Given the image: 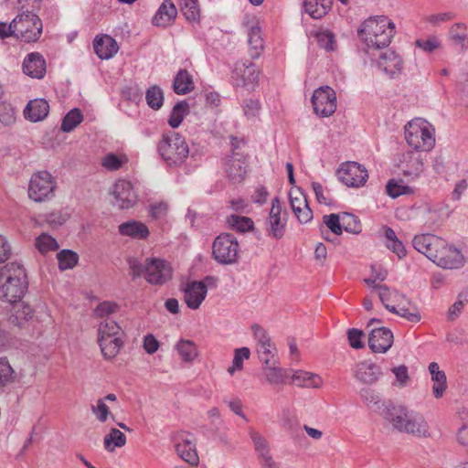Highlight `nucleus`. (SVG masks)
Instances as JSON below:
<instances>
[{"label":"nucleus","mask_w":468,"mask_h":468,"mask_svg":"<svg viewBox=\"0 0 468 468\" xmlns=\"http://www.w3.org/2000/svg\"><path fill=\"white\" fill-rule=\"evenodd\" d=\"M395 34V25L385 16H371L357 28V37L367 51L387 48Z\"/></svg>","instance_id":"obj_1"},{"label":"nucleus","mask_w":468,"mask_h":468,"mask_svg":"<svg viewBox=\"0 0 468 468\" xmlns=\"http://www.w3.org/2000/svg\"><path fill=\"white\" fill-rule=\"evenodd\" d=\"M382 415L394 430L421 438L429 436V426L420 414L409 412L403 406L388 403L385 406Z\"/></svg>","instance_id":"obj_2"},{"label":"nucleus","mask_w":468,"mask_h":468,"mask_svg":"<svg viewBox=\"0 0 468 468\" xmlns=\"http://www.w3.org/2000/svg\"><path fill=\"white\" fill-rule=\"evenodd\" d=\"M28 288L25 269L11 262L0 269V300L14 303L22 299Z\"/></svg>","instance_id":"obj_3"},{"label":"nucleus","mask_w":468,"mask_h":468,"mask_svg":"<svg viewBox=\"0 0 468 468\" xmlns=\"http://www.w3.org/2000/svg\"><path fill=\"white\" fill-rule=\"evenodd\" d=\"M157 152L168 165L178 166L188 157L189 147L181 134L168 132L162 134L157 144Z\"/></svg>","instance_id":"obj_4"},{"label":"nucleus","mask_w":468,"mask_h":468,"mask_svg":"<svg viewBox=\"0 0 468 468\" xmlns=\"http://www.w3.org/2000/svg\"><path fill=\"white\" fill-rule=\"evenodd\" d=\"M431 125L420 119L411 121L405 126V139L416 151H430L435 144Z\"/></svg>","instance_id":"obj_5"},{"label":"nucleus","mask_w":468,"mask_h":468,"mask_svg":"<svg viewBox=\"0 0 468 468\" xmlns=\"http://www.w3.org/2000/svg\"><path fill=\"white\" fill-rule=\"evenodd\" d=\"M14 34L24 42L37 41L42 33V21L35 14L29 11L18 14L11 22Z\"/></svg>","instance_id":"obj_6"},{"label":"nucleus","mask_w":468,"mask_h":468,"mask_svg":"<svg viewBox=\"0 0 468 468\" xmlns=\"http://www.w3.org/2000/svg\"><path fill=\"white\" fill-rule=\"evenodd\" d=\"M243 139L231 137L232 154L229 156L225 162V172L227 176L233 183L241 182L247 174V159L241 145H244Z\"/></svg>","instance_id":"obj_7"},{"label":"nucleus","mask_w":468,"mask_h":468,"mask_svg":"<svg viewBox=\"0 0 468 468\" xmlns=\"http://www.w3.org/2000/svg\"><path fill=\"white\" fill-rule=\"evenodd\" d=\"M239 246L237 239L229 233L218 236L212 245V255L220 264L236 263L239 258Z\"/></svg>","instance_id":"obj_8"},{"label":"nucleus","mask_w":468,"mask_h":468,"mask_svg":"<svg viewBox=\"0 0 468 468\" xmlns=\"http://www.w3.org/2000/svg\"><path fill=\"white\" fill-rule=\"evenodd\" d=\"M56 181L47 171H41L31 176L28 197L36 202H44L54 196Z\"/></svg>","instance_id":"obj_9"},{"label":"nucleus","mask_w":468,"mask_h":468,"mask_svg":"<svg viewBox=\"0 0 468 468\" xmlns=\"http://www.w3.org/2000/svg\"><path fill=\"white\" fill-rule=\"evenodd\" d=\"M315 114L321 117L331 116L336 110V95L329 86L316 89L312 97Z\"/></svg>","instance_id":"obj_10"},{"label":"nucleus","mask_w":468,"mask_h":468,"mask_svg":"<svg viewBox=\"0 0 468 468\" xmlns=\"http://www.w3.org/2000/svg\"><path fill=\"white\" fill-rule=\"evenodd\" d=\"M282 210L279 197H274L271 201V208L265 225L268 236L276 239H281L284 236L287 224V212L284 211L283 216H282Z\"/></svg>","instance_id":"obj_11"},{"label":"nucleus","mask_w":468,"mask_h":468,"mask_svg":"<svg viewBox=\"0 0 468 468\" xmlns=\"http://www.w3.org/2000/svg\"><path fill=\"white\" fill-rule=\"evenodd\" d=\"M172 278V268L164 260L147 258L145 260V280L154 285H163Z\"/></svg>","instance_id":"obj_12"},{"label":"nucleus","mask_w":468,"mask_h":468,"mask_svg":"<svg viewBox=\"0 0 468 468\" xmlns=\"http://www.w3.org/2000/svg\"><path fill=\"white\" fill-rule=\"evenodd\" d=\"M337 174L341 182L350 187L362 186L368 178L367 169L356 162L342 164Z\"/></svg>","instance_id":"obj_13"},{"label":"nucleus","mask_w":468,"mask_h":468,"mask_svg":"<svg viewBox=\"0 0 468 468\" xmlns=\"http://www.w3.org/2000/svg\"><path fill=\"white\" fill-rule=\"evenodd\" d=\"M174 441L177 454L187 463L197 465L198 455L193 435L180 431L174 437Z\"/></svg>","instance_id":"obj_14"},{"label":"nucleus","mask_w":468,"mask_h":468,"mask_svg":"<svg viewBox=\"0 0 468 468\" xmlns=\"http://www.w3.org/2000/svg\"><path fill=\"white\" fill-rule=\"evenodd\" d=\"M433 262L443 269H459L464 264V257L459 250L449 246L443 239V246L439 249Z\"/></svg>","instance_id":"obj_15"},{"label":"nucleus","mask_w":468,"mask_h":468,"mask_svg":"<svg viewBox=\"0 0 468 468\" xmlns=\"http://www.w3.org/2000/svg\"><path fill=\"white\" fill-rule=\"evenodd\" d=\"M412 245L417 251L433 261L439 249L443 246V239L433 234H420L413 238Z\"/></svg>","instance_id":"obj_16"},{"label":"nucleus","mask_w":468,"mask_h":468,"mask_svg":"<svg viewBox=\"0 0 468 468\" xmlns=\"http://www.w3.org/2000/svg\"><path fill=\"white\" fill-rule=\"evenodd\" d=\"M13 307L8 317V323L18 329H25L29 326L34 318L33 308L21 300L12 303Z\"/></svg>","instance_id":"obj_17"},{"label":"nucleus","mask_w":468,"mask_h":468,"mask_svg":"<svg viewBox=\"0 0 468 468\" xmlns=\"http://www.w3.org/2000/svg\"><path fill=\"white\" fill-rule=\"evenodd\" d=\"M393 338V334L388 328H374L368 336V346L374 353H386L391 347Z\"/></svg>","instance_id":"obj_18"},{"label":"nucleus","mask_w":468,"mask_h":468,"mask_svg":"<svg viewBox=\"0 0 468 468\" xmlns=\"http://www.w3.org/2000/svg\"><path fill=\"white\" fill-rule=\"evenodd\" d=\"M112 195L115 198L114 204L121 209L129 208L136 202V195L132 184L126 180H118L114 184Z\"/></svg>","instance_id":"obj_19"},{"label":"nucleus","mask_w":468,"mask_h":468,"mask_svg":"<svg viewBox=\"0 0 468 468\" xmlns=\"http://www.w3.org/2000/svg\"><path fill=\"white\" fill-rule=\"evenodd\" d=\"M377 65L392 79L399 77L403 69L401 58L393 50L381 53L377 59Z\"/></svg>","instance_id":"obj_20"},{"label":"nucleus","mask_w":468,"mask_h":468,"mask_svg":"<svg viewBox=\"0 0 468 468\" xmlns=\"http://www.w3.org/2000/svg\"><path fill=\"white\" fill-rule=\"evenodd\" d=\"M382 371L379 366L375 363H369L367 361L359 362L354 368V377L356 379L366 385H373L376 383Z\"/></svg>","instance_id":"obj_21"},{"label":"nucleus","mask_w":468,"mask_h":468,"mask_svg":"<svg viewBox=\"0 0 468 468\" xmlns=\"http://www.w3.org/2000/svg\"><path fill=\"white\" fill-rule=\"evenodd\" d=\"M183 292L186 304L192 310L198 309L207 296L205 287L197 281L188 282Z\"/></svg>","instance_id":"obj_22"},{"label":"nucleus","mask_w":468,"mask_h":468,"mask_svg":"<svg viewBox=\"0 0 468 468\" xmlns=\"http://www.w3.org/2000/svg\"><path fill=\"white\" fill-rule=\"evenodd\" d=\"M23 72L31 78L42 79L46 73V60L38 52H32L23 61Z\"/></svg>","instance_id":"obj_23"},{"label":"nucleus","mask_w":468,"mask_h":468,"mask_svg":"<svg viewBox=\"0 0 468 468\" xmlns=\"http://www.w3.org/2000/svg\"><path fill=\"white\" fill-rule=\"evenodd\" d=\"M93 48L101 59H109L118 51V45L109 35L97 36L93 40Z\"/></svg>","instance_id":"obj_24"},{"label":"nucleus","mask_w":468,"mask_h":468,"mask_svg":"<svg viewBox=\"0 0 468 468\" xmlns=\"http://www.w3.org/2000/svg\"><path fill=\"white\" fill-rule=\"evenodd\" d=\"M235 74L233 78L236 84L243 87L253 86L259 80V70L256 69L255 64L250 62L248 65H236Z\"/></svg>","instance_id":"obj_25"},{"label":"nucleus","mask_w":468,"mask_h":468,"mask_svg":"<svg viewBox=\"0 0 468 468\" xmlns=\"http://www.w3.org/2000/svg\"><path fill=\"white\" fill-rule=\"evenodd\" d=\"M49 112L48 102L45 99H35L28 101L24 109L27 120L37 122L44 120Z\"/></svg>","instance_id":"obj_26"},{"label":"nucleus","mask_w":468,"mask_h":468,"mask_svg":"<svg viewBox=\"0 0 468 468\" xmlns=\"http://www.w3.org/2000/svg\"><path fill=\"white\" fill-rule=\"evenodd\" d=\"M249 53L251 58H258L264 49L261 27L259 24L252 25L248 31Z\"/></svg>","instance_id":"obj_27"},{"label":"nucleus","mask_w":468,"mask_h":468,"mask_svg":"<svg viewBox=\"0 0 468 468\" xmlns=\"http://www.w3.org/2000/svg\"><path fill=\"white\" fill-rule=\"evenodd\" d=\"M290 377L292 382L301 388H318L323 383L319 375L303 370L293 371Z\"/></svg>","instance_id":"obj_28"},{"label":"nucleus","mask_w":468,"mask_h":468,"mask_svg":"<svg viewBox=\"0 0 468 468\" xmlns=\"http://www.w3.org/2000/svg\"><path fill=\"white\" fill-rule=\"evenodd\" d=\"M119 232L122 236L138 239H146L149 235L146 225L137 220H130L121 224L119 226Z\"/></svg>","instance_id":"obj_29"},{"label":"nucleus","mask_w":468,"mask_h":468,"mask_svg":"<svg viewBox=\"0 0 468 468\" xmlns=\"http://www.w3.org/2000/svg\"><path fill=\"white\" fill-rule=\"evenodd\" d=\"M176 16V8L170 1H165L153 17V24L157 27H165Z\"/></svg>","instance_id":"obj_30"},{"label":"nucleus","mask_w":468,"mask_h":468,"mask_svg":"<svg viewBox=\"0 0 468 468\" xmlns=\"http://www.w3.org/2000/svg\"><path fill=\"white\" fill-rule=\"evenodd\" d=\"M195 89V83L192 75L185 69H180L173 82V90L178 95H185Z\"/></svg>","instance_id":"obj_31"},{"label":"nucleus","mask_w":468,"mask_h":468,"mask_svg":"<svg viewBox=\"0 0 468 468\" xmlns=\"http://www.w3.org/2000/svg\"><path fill=\"white\" fill-rule=\"evenodd\" d=\"M429 371L431 375V379L434 382L432 387V393L435 398L440 399L447 388L446 375L443 371L440 370L439 365L436 362H431L429 365Z\"/></svg>","instance_id":"obj_32"},{"label":"nucleus","mask_w":468,"mask_h":468,"mask_svg":"<svg viewBox=\"0 0 468 468\" xmlns=\"http://www.w3.org/2000/svg\"><path fill=\"white\" fill-rule=\"evenodd\" d=\"M331 0H304L303 9L313 18L324 17L331 9Z\"/></svg>","instance_id":"obj_33"},{"label":"nucleus","mask_w":468,"mask_h":468,"mask_svg":"<svg viewBox=\"0 0 468 468\" xmlns=\"http://www.w3.org/2000/svg\"><path fill=\"white\" fill-rule=\"evenodd\" d=\"M275 363L276 361H273L271 364L263 366V374L271 385L283 384L286 378L290 377L292 370L276 367Z\"/></svg>","instance_id":"obj_34"},{"label":"nucleus","mask_w":468,"mask_h":468,"mask_svg":"<svg viewBox=\"0 0 468 468\" xmlns=\"http://www.w3.org/2000/svg\"><path fill=\"white\" fill-rule=\"evenodd\" d=\"M449 38L452 44L463 50L468 48V33L467 27L463 23H455L449 30Z\"/></svg>","instance_id":"obj_35"},{"label":"nucleus","mask_w":468,"mask_h":468,"mask_svg":"<svg viewBox=\"0 0 468 468\" xmlns=\"http://www.w3.org/2000/svg\"><path fill=\"white\" fill-rule=\"evenodd\" d=\"M374 290L378 291L380 302L389 312H396V306L394 304H390L389 303H396L399 302L400 297H404L397 290L391 291L386 284L374 285Z\"/></svg>","instance_id":"obj_36"},{"label":"nucleus","mask_w":468,"mask_h":468,"mask_svg":"<svg viewBox=\"0 0 468 468\" xmlns=\"http://www.w3.org/2000/svg\"><path fill=\"white\" fill-rule=\"evenodd\" d=\"M381 232L386 239V247L396 253L399 259L404 258L406 256L405 247L403 243L398 239L395 231L388 226H383Z\"/></svg>","instance_id":"obj_37"},{"label":"nucleus","mask_w":468,"mask_h":468,"mask_svg":"<svg viewBox=\"0 0 468 468\" xmlns=\"http://www.w3.org/2000/svg\"><path fill=\"white\" fill-rule=\"evenodd\" d=\"M423 171V162L420 155L409 153L405 155V163L402 166L403 175L411 178H417Z\"/></svg>","instance_id":"obj_38"},{"label":"nucleus","mask_w":468,"mask_h":468,"mask_svg":"<svg viewBox=\"0 0 468 468\" xmlns=\"http://www.w3.org/2000/svg\"><path fill=\"white\" fill-rule=\"evenodd\" d=\"M101 353L105 359L114 358L122 346V341L119 337H98Z\"/></svg>","instance_id":"obj_39"},{"label":"nucleus","mask_w":468,"mask_h":468,"mask_svg":"<svg viewBox=\"0 0 468 468\" xmlns=\"http://www.w3.org/2000/svg\"><path fill=\"white\" fill-rule=\"evenodd\" d=\"M189 113V104L186 101H178L172 109L168 118V124L172 128H177L184 118Z\"/></svg>","instance_id":"obj_40"},{"label":"nucleus","mask_w":468,"mask_h":468,"mask_svg":"<svg viewBox=\"0 0 468 468\" xmlns=\"http://www.w3.org/2000/svg\"><path fill=\"white\" fill-rule=\"evenodd\" d=\"M126 443V436L118 429L112 428L110 432L105 435L103 440L106 451L112 452L116 447H122Z\"/></svg>","instance_id":"obj_41"},{"label":"nucleus","mask_w":468,"mask_h":468,"mask_svg":"<svg viewBox=\"0 0 468 468\" xmlns=\"http://www.w3.org/2000/svg\"><path fill=\"white\" fill-rule=\"evenodd\" d=\"M176 349L185 362H192L197 356V346L191 340H179L176 345Z\"/></svg>","instance_id":"obj_42"},{"label":"nucleus","mask_w":468,"mask_h":468,"mask_svg":"<svg viewBox=\"0 0 468 468\" xmlns=\"http://www.w3.org/2000/svg\"><path fill=\"white\" fill-rule=\"evenodd\" d=\"M145 100L150 108L159 110L164 103L163 90L157 85L149 87L145 92Z\"/></svg>","instance_id":"obj_43"},{"label":"nucleus","mask_w":468,"mask_h":468,"mask_svg":"<svg viewBox=\"0 0 468 468\" xmlns=\"http://www.w3.org/2000/svg\"><path fill=\"white\" fill-rule=\"evenodd\" d=\"M83 120L81 112L75 108L69 111L63 118L61 130L65 133L73 131Z\"/></svg>","instance_id":"obj_44"},{"label":"nucleus","mask_w":468,"mask_h":468,"mask_svg":"<svg viewBox=\"0 0 468 468\" xmlns=\"http://www.w3.org/2000/svg\"><path fill=\"white\" fill-rule=\"evenodd\" d=\"M58 268L61 271L72 269L78 263L79 256L71 250H62L57 254Z\"/></svg>","instance_id":"obj_45"},{"label":"nucleus","mask_w":468,"mask_h":468,"mask_svg":"<svg viewBox=\"0 0 468 468\" xmlns=\"http://www.w3.org/2000/svg\"><path fill=\"white\" fill-rule=\"evenodd\" d=\"M249 434L254 444L258 457L270 453V445L264 436L253 429H250Z\"/></svg>","instance_id":"obj_46"},{"label":"nucleus","mask_w":468,"mask_h":468,"mask_svg":"<svg viewBox=\"0 0 468 468\" xmlns=\"http://www.w3.org/2000/svg\"><path fill=\"white\" fill-rule=\"evenodd\" d=\"M229 225L239 232H246L251 230L254 227L253 220L250 218L231 215L228 218Z\"/></svg>","instance_id":"obj_47"},{"label":"nucleus","mask_w":468,"mask_h":468,"mask_svg":"<svg viewBox=\"0 0 468 468\" xmlns=\"http://www.w3.org/2000/svg\"><path fill=\"white\" fill-rule=\"evenodd\" d=\"M120 330L121 327L118 325V324L114 320L107 317L99 325L98 337H118L117 335L119 334Z\"/></svg>","instance_id":"obj_48"},{"label":"nucleus","mask_w":468,"mask_h":468,"mask_svg":"<svg viewBox=\"0 0 468 468\" xmlns=\"http://www.w3.org/2000/svg\"><path fill=\"white\" fill-rule=\"evenodd\" d=\"M342 228L346 232L359 234L362 231V226L358 218L350 213H344L341 216Z\"/></svg>","instance_id":"obj_49"},{"label":"nucleus","mask_w":468,"mask_h":468,"mask_svg":"<svg viewBox=\"0 0 468 468\" xmlns=\"http://www.w3.org/2000/svg\"><path fill=\"white\" fill-rule=\"evenodd\" d=\"M256 350L258 357L263 366H267L275 361L274 358L277 353V349L273 343H269V346L267 345H261L257 346Z\"/></svg>","instance_id":"obj_50"},{"label":"nucleus","mask_w":468,"mask_h":468,"mask_svg":"<svg viewBox=\"0 0 468 468\" xmlns=\"http://www.w3.org/2000/svg\"><path fill=\"white\" fill-rule=\"evenodd\" d=\"M250 356V350L249 347L237 348L234 351V357L232 366L228 368V372L233 375L236 370L243 368V360L249 359Z\"/></svg>","instance_id":"obj_51"},{"label":"nucleus","mask_w":468,"mask_h":468,"mask_svg":"<svg viewBox=\"0 0 468 468\" xmlns=\"http://www.w3.org/2000/svg\"><path fill=\"white\" fill-rule=\"evenodd\" d=\"M316 39L319 46L326 51H334L336 47L335 37L330 30H319L316 33Z\"/></svg>","instance_id":"obj_52"},{"label":"nucleus","mask_w":468,"mask_h":468,"mask_svg":"<svg viewBox=\"0 0 468 468\" xmlns=\"http://www.w3.org/2000/svg\"><path fill=\"white\" fill-rule=\"evenodd\" d=\"M181 11L188 21L199 18L198 0H182Z\"/></svg>","instance_id":"obj_53"},{"label":"nucleus","mask_w":468,"mask_h":468,"mask_svg":"<svg viewBox=\"0 0 468 468\" xmlns=\"http://www.w3.org/2000/svg\"><path fill=\"white\" fill-rule=\"evenodd\" d=\"M16 119L14 107L6 101H0V123L10 126L16 122Z\"/></svg>","instance_id":"obj_54"},{"label":"nucleus","mask_w":468,"mask_h":468,"mask_svg":"<svg viewBox=\"0 0 468 468\" xmlns=\"http://www.w3.org/2000/svg\"><path fill=\"white\" fill-rule=\"evenodd\" d=\"M36 247L41 253L56 250L58 248L57 240L51 236L42 233L36 239Z\"/></svg>","instance_id":"obj_55"},{"label":"nucleus","mask_w":468,"mask_h":468,"mask_svg":"<svg viewBox=\"0 0 468 468\" xmlns=\"http://www.w3.org/2000/svg\"><path fill=\"white\" fill-rule=\"evenodd\" d=\"M15 371L6 357L0 358V388L14 380Z\"/></svg>","instance_id":"obj_56"},{"label":"nucleus","mask_w":468,"mask_h":468,"mask_svg":"<svg viewBox=\"0 0 468 468\" xmlns=\"http://www.w3.org/2000/svg\"><path fill=\"white\" fill-rule=\"evenodd\" d=\"M125 161V158L122 159L113 153H109L102 157L101 165L109 171H116L122 166Z\"/></svg>","instance_id":"obj_57"},{"label":"nucleus","mask_w":468,"mask_h":468,"mask_svg":"<svg viewBox=\"0 0 468 468\" xmlns=\"http://www.w3.org/2000/svg\"><path fill=\"white\" fill-rule=\"evenodd\" d=\"M386 191L390 197L396 198L403 194L410 193V187L399 185L394 179H390L386 186Z\"/></svg>","instance_id":"obj_58"},{"label":"nucleus","mask_w":468,"mask_h":468,"mask_svg":"<svg viewBox=\"0 0 468 468\" xmlns=\"http://www.w3.org/2000/svg\"><path fill=\"white\" fill-rule=\"evenodd\" d=\"M324 223L335 235H341L343 232L341 217L337 214H330L324 216Z\"/></svg>","instance_id":"obj_59"},{"label":"nucleus","mask_w":468,"mask_h":468,"mask_svg":"<svg viewBox=\"0 0 468 468\" xmlns=\"http://www.w3.org/2000/svg\"><path fill=\"white\" fill-rule=\"evenodd\" d=\"M398 306L399 308L396 307V312H391L392 314H396L411 323H418L420 321L421 316L416 307H413L410 310L405 306H399V304H398Z\"/></svg>","instance_id":"obj_60"},{"label":"nucleus","mask_w":468,"mask_h":468,"mask_svg":"<svg viewBox=\"0 0 468 468\" xmlns=\"http://www.w3.org/2000/svg\"><path fill=\"white\" fill-rule=\"evenodd\" d=\"M251 330L253 332L254 338L257 341V346L261 345H267L269 346V343H272L266 330L260 324H253L251 326Z\"/></svg>","instance_id":"obj_61"},{"label":"nucleus","mask_w":468,"mask_h":468,"mask_svg":"<svg viewBox=\"0 0 468 468\" xmlns=\"http://www.w3.org/2000/svg\"><path fill=\"white\" fill-rule=\"evenodd\" d=\"M363 336L364 333L362 330L351 328L347 331V339L349 341V345L355 349H360L364 347V343L362 341Z\"/></svg>","instance_id":"obj_62"},{"label":"nucleus","mask_w":468,"mask_h":468,"mask_svg":"<svg viewBox=\"0 0 468 468\" xmlns=\"http://www.w3.org/2000/svg\"><path fill=\"white\" fill-rule=\"evenodd\" d=\"M119 306L115 303L102 302L95 309V314L99 317H108V315L114 314L118 310Z\"/></svg>","instance_id":"obj_63"},{"label":"nucleus","mask_w":468,"mask_h":468,"mask_svg":"<svg viewBox=\"0 0 468 468\" xmlns=\"http://www.w3.org/2000/svg\"><path fill=\"white\" fill-rule=\"evenodd\" d=\"M91 411L96 415L101 422H105L111 414L109 407L104 403L103 399H98L97 405L91 406Z\"/></svg>","instance_id":"obj_64"}]
</instances>
